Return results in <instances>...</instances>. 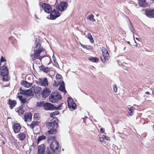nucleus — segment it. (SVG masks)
<instances>
[{
  "mask_svg": "<svg viewBox=\"0 0 154 154\" xmlns=\"http://www.w3.org/2000/svg\"><path fill=\"white\" fill-rule=\"evenodd\" d=\"M134 41H135V42H136V41H135L134 40Z\"/></svg>",
  "mask_w": 154,
  "mask_h": 154,
  "instance_id": "338daca9",
  "label": "nucleus"
},
{
  "mask_svg": "<svg viewBox=\"0 0 154 154\" xmlns=\"http://www.w3.org/2000/svg\"><path fill=\"white\" fill-rule=\"evenodd\" d=\"M62 77V76L58 74H57L56 77L57 81H59V82H60L61 83L62 82H63L62 81V79H61Z\"/></svg>",
  "mask_w": 154,
  "mask_h": 154,
  "instance_id": "473e14b6",
  "label": "nucleus"
},
{
  "mask_svg": "<svg viewBox=\"0 0 154 154\" xmlns=\"http://www.w3.org/2000/svg\"><path fill=\"white\" fill-rule=\"evenodd\" d=\"M81 46L85 48H86L87 47L85 46L84 45L82 44H81Z\"/></svg>",
  "mask_w": 154,
  "mask_h": 154,
  "instance_id": "864d4df0",
  "label": "nucleus"
},
{
  "mask_svg": "<svg viewBox=\"0 0 154 154\" xmlns=\"http://www.w3.org/2000/svg\"><path fill=\"white\" fill-rule=\"evenodd\" d=\"M76 104L73 102L70 105H69L68 107L69 108L70 110L72 111L76 109Z\"/></svg>",
  "mask_w": 154,
  "mask_h": 154,
  "instance_id": "bb28decb",
  "label": "nucleus"
},
{
  "mask_svg": "<svg viewBox=\"0 0 154 154\" xmlns=\"http://www.w3.org/2000/svg\"><path fill=\"white\" fill-rule=\"evenodd\" d=\"M54 115H55L54 114H53V112H52L50 114V116L51 117L53 118V119H54V120H57V121H58V119L57 118H56V117L54 118Z\"/></svg>",
  "mask_w": 154,
  "mask_h": 154,
  "instance_id": "a19ab883",
  "label": "nucleus"
},
{
  "mask_svg": "<svg viewBox=\"0 0 154 154\" xmlns=\"http://www.w3.org/2000/svg\"><path fill=\"white\" fill-rule=\"evenodd\" d=\"M61 82L59 81H54L53 83V85L55 86H58Z\"/></svg>",
  "mask_w": 154,
  "mask_h": 154,
  "instance_id": "ea45409f",
  "label": "nucleus"
},
{
  "mask_svg": "<svg viewBox=\"0 0 154 154\" xmlns=\"http://www.w3.org/2000/svg\"><path fill=\"white\" fill-rule=\"evenodd\" d=\"M57 132V130L56 129L51 128L50 130L48 131V133L49 134H54Z\"/></svg>",
  "mask_w": 154,
  "mask_h": 154,
  "instance_id": "7c9ffc66",
  "label": "nucleus"
},
{
  "mask_svg": "<svg viewBox=\"0 0 154 154\" xmlns=\"http://www.w3.org/2000/svg\"><path fill=\"white\" fill-rule=\"evenodd\" d=\"M21 84L22 85L24 86V87L26 88H29L32 85V83H29L26 81H22L21 82Z\"/></svg>",
  "mask_w": 154,
  "mask_h": 154,
  "instance_id": "5701e85b",
  "label": "nucleus"
},
{
  "mask_svg": "<svg viewBox=\"0 0 154 154\" xmlns=\"http://www.w3.org/2000/svg\"><path fill=\"white\" fill-rule=\"evenodd\" d=\"M51 91L48 88H45L41 92V94L43 98H45L50 94Z\"/></svg>",
  "mask_w": 154,
  "mask_h": 154,
  "instance_id": "1a4fd4ad",
  "label": "nucleus"
},
{
  "mask_svg": "<svg viewBox=\"0 0 154 154\" xmlns=\"http://www.w3.org/2000/svg\"><path fill=\"white\" fill-rule=\"evenodd\" d=\"M103 57H101V59L103 62H105L106 60H108L109 54L107 50H102Z\"/></svg>",
  "mask_w": 154,
  "mask_h": 154,
  "instance_id": "9b49d317",
  "label": "nucleus"
},
{
  "mask_svg": "<svg viewBox=\"0 0 154 154\" xmlns=\"http://www.w3.org/2000/svg\"><path fill=\"white\" fill-rule=\"evenodd\" d=\"M56 120H54V121L51 122H49L48 125L52 128H58L59 126L58 123L56 122Z\"/></svg>",
  "mask_w": 154,
  "mask_h": 154,
  "instance_id": "2eb2a0df",
  "label": "nucleus"
},
{
  "mask_svg": "<svg viewBox=\"0 0 154 154\" xmlns=\"http://www.w3.org/2000/svg\"><path fill=\"white\" fill-rule=\"evenodd\" d=\"M145 12L146 15L150 18H154V9L149 8L145 10Z\"/></svg>",
  "mask_w": 154,
  "mask_h": 154,
  "instance_id": "9d476101",
  "label": "nucleus"
},
{
  "mask_svg": "<svg viewBox=\"0 0 154 154\" xmlns=\"http://www.w3.org/2000/svg\"><path fill=\"white\" fill-rule=\"evenodd\" d=\"M128 113L129 115L131 116L133 115L134 112V108L132 106H128Z\"/></svg>",
  "mask_w": 154,
  "mask_h": 154,
  "instance_id": "a878e982",
  "label": "nucleus"
},
{
  "mask_svg": "<svg viewBox=\"0 0 154 154\" xmlns=\"http://www.w3.org/2000/svg\"><path fill=\"white\" fill-rule=\"evenodd\" d=\"M68 6L67 3L65 2H61L59 4L58 7V9L61 11L65 10Z\"/></svg>",
  "mask_w": 154,
  "mask_h": 154,
  "instance_id": "0eeeda50",
  "label": "nucleus"
},
{
  "mask_svg": "<svg viewBox=\"0 0 154 154\" xmlns=\"http://www.w3.org/2000/svg\"><path fill=\"white\" fill-rule=\"evenodd\" d=\"M114 91L115 92H117V87L115 84L113 85Z\"/></svg>",
  "mask_w": 154,
  "mask_h": 154,
  "instance_id": "79ce46f5",
  "label": "nucleus"
},
{
  "mask_svg": "<svg viewBox=\"0 0 154 154\" xmlns=\"http://www.w3.org/2000/svg\"><path fill=\"white\" fill-rule=\"evenodd\" d=\"M46 138V137L42 135L41 136H40L38 137V143L40 141H41L42 140L45 139Z\"/></svg>",
  "mask_w": 154,
  "mask_h": 154,
  "instance_id": "f704fd0d",
  "label": "nucleus"
},
{
  "mask_svg": "<svg viewBox=\"0 0 154 154\" xmlns=\"http://www.w3.org/2000/svg\"><path fill=\"white\" fill-rule=\"evenodd\" d=\"M2 144H3L4 145V144H5V142L4 141H2Z\"/></svg>",
  "mask_w": 154,
  "mask_h": 154,
  "instance_id": "4d7b16f0",
  "label": "nucleus"
},
{
  "mask_svg": "<svg viewBox=\"0 0 154 154\" xmlns=\"http://www.w3.org/2000/svg\"><path fill=\"white\" fill-rule=\"evenodd\" d=\"M17 97L20 101L21 103L24 104L27 103V101L26 99L23 97L22 96L18 95Z\"/></svg>",
  "mask_w": 154,
  "mask_h": 154,
  "instance_id": "6ab92c4d",
  "label": "nucleus"
},
{
  "mask_svg": "<svg viewBox=\"0 0 154 154\" xmlns=\"http://www.w3.org/2000/svg\"><path fill=\"white\" fill-rule=\"evenodd\" d=\"M36 83L40 86L44 87H47L48 85V82L46 78L38 79L36 81Z\"/></svg>",
  "mask_w": 154,
  "mask_h": 154,
  "instance_id": "39448f33",
  "label": "nucleus"
},
{
  "mask_svg": "<svg viewBox=\"0 0 154 154\" xmlns=\"http://www.w3.org/2000/svg\"><path fill=\"white\" fill-rule=\"evenodd\" d=\"M60 16V14L57 9H54L52 10L50 13V19L54 20L59 17Z\"/></svg>",
  "mask_w": 154,
  "mask_h": 154,
  "instance_id": "423d86ee",
  "label": "nucleus"
},
{
  "mask_svg": "<svg viewBox=\"0 0 154 154\" xmlns=\"http://www.w3.org/2000/svg\"><path fill=\"white\" fill-rule=\"evenodd\" d=\"M125 48H126V47H124V50H125Z\"/></svg>",
  "mask_w": 154,
  "mask_h": 154,
  "instance_id": "680f3d73",
  "label": "nucleus"
},
{
  "mask_svg": "<svg viewBox=\"0 0 154 154\" xmlns=\"http://www.w3.org/2000/svg\"><path fill=\"white\" fill-rule=\"evenodd\" d=\"M59 144L56 141H54L50 145V147L52 151L54 154H57L60 151V148L59 149Z\"/></svg>",
  "mask_w": 154,
  "mask_h": 154,
  "instance_id": "7ed1b4c3",
  "label": "nucleus"
},
{
  "mask_svg": "<svg viewBox=\"0 0 154 154\" xmlns=\"http://www.w3.org/2000/svg\"><path fill=\"white\" fill-rule=\"evenodd\" d=\"M105 129L103 128H102L100 129V131L102 133H104V132Z\"/></svg>",
  "mask_w": 154,
  "mask_h": 154,
  "instance_id": "8fccbe9b",
  "label": "nucleus"
},
{
  "mask_svg": "<svg viewBox=\"0 0 154 154\" xmlns=\"http://www.w3.org/2000/svg\"><path fill=\"white\" fill-rule=\"evenodd\" d=\"M88 38L89 39L90 42L92 43H93L94 42L93 38L91 35V33L89 32L88 33Z\"/></svg>",
  "mask_w": 154,
  "mask_h": 154,
  "instance_id": "2f4dec72",
  "label": "nucleus"
},
{
  "mask_svg": "<svg viewBox=\"0 0 154 154\" xmlns=\"http://www.w3.org/2000/svg\"><path fill=\"white\" fill-rule=\"evenodd\" d=\"M61 98V96L59 93L57 92L52 93L49 97L50 101L53 103H54L59 101Z\"/></svg>",
  "mask_w": 154,
  "mask_h": 154,
  "instance_id": "f03ea898",
  "label": "nucleus"
},
{
  "mask_svg": "<svg viewBox=\"0 0 154 154\" xmlns=\"http://www.w3.org/2000/svg\"><path fill=\"white\" fill-rule=\"evenodd\" d=\"M34 92L35 93H38L40 92L42 90V88L38 86H35L33 88Z\"/></svg>",
  "mask_w": 154,
  "mask_h": 154,
  "instance_id": "c85d7f7f",
  "label": "nucleus"
},
{
  "mask_svg": "<svg viewBox=\"0 0 154 154\" xmlns=\"http://www.w3.org/2000/svg\"><path fill=\"white\" fill-rule=\"evenodd\" d=\"M45 57V56H39V57H38L37 59L41 60Z\"/></svg>",
  "mask_w": 154,
  "mask_h": 154,
  "instance_id": "3c124183",
  "label": "nucleus"
},
{
  "mask_svg": "<svg viewBox=\"0 0 154 154\" xmlns=\"http://www.w3.org/2000/svg\"><path fill=\"white\" fill-rule=\"evenodd\" d=\"M133 37H134V35H133Z\"/></svg>",
  "mask_w": 154,
  "mask_h": 154,
  "instance_id": "0e129e2a",
  "label": "nucleus"
},
{
  "mask_svg": "<svg viewBox=\"0 0 154 154\" xmlns=\"http://www.w3.org/2000/svg\"><path fill=\"white\" fill-rule=\"evenodd\" d=\"M45 147L44 144H42L38 147V154H44Z\"/></svg>",
  "mask_w": 154,
  "mask_h": 154,
  "instance_id": "f3484780",
  "label": "nucleus"
},
{
  "mask_svg": "<svg viewBox=\"0 0 154 154\" xmlns=\"http://www.w3.org/2000/svg\"><path fill=\"white\" fill-rule=\"evenodd\" d=\"M136 39L137 41H140V40H139V39L138 38H136Z\"/></svg>",
  "mask_w": 154,
  "mask_h": 154,
  "instance_id": "6e6d98bb",
  "label": "nucleus"
},
{
  "mask_svg": "<svg viewBox=\"0 0 154 154\" xmlns=\"http://www.w3.org/2000/svg\"><path fill=\"white\" fill-rule=\"evenodd\" d=\"M38 122L36 121H33L31 124L30 125L27 124V125L29 126L32 129H33L34 127L37 126H38Z\"/></svg>",
  "mask_w": 154,
  "mask_h": 154,
  "instance_id": "412c9836",
  "label": "nucleus"
},
{
  "mask_svg": "<svg viewBox=\"0 0 154 154\" xmlns=\"http://www.w3.org/2000/svg\"><path fill=\"white\" fill-rule=\"evenodd\" d=\"M68 106L70 105V104L73 102V100L71 97H69L67 99Z\"/></svg>",
  "mask_w": 154,
  "mask_h": 154,
  "instance_id": "c9c22d12",
  "label": "nucleus"
},
{
  "mask_svg": "<svg viewBox=\"0 0 154 154\" xmlns=\"http://www.w3.org/2000/svg\"><path fill=\"white\" fill-rule=\"evenodd\" d=\"M57 65L58 66H59V65H58V63H57Z\"/></svg>",
  "mask_w": 154,
  "mask_h": 154,
  "instance_id": "e2e57ef3",
  "label": "nucleus"
},
{
  "mask_svg": "<svg viewBox=\"0 0 154 154\" xmlns=\"http://www.w3.org/2000/svg\"><path fill=\"white\" fill-rule=\"evenodd\" d=\"M129 28L131 31L133 33H135V30L134 29V28L132 26V24L131 23V22L130 21V23L128 25Z\"/></svg>",
  "mask_w": 154,
  "mask_h": 154,
  "instance_id": "72a5a7b5",
  "label": "nucleus"
},
{
  "mask_svg": "<svg viewBox=\"0 0 154 154\" xmlns=\"http://www.w3.org/2000/svg\"><path fill=\"white\" fill-rule=\"evenodd\" d=\"M145 94H148V95L150 94V93H149V92L148 91H147V92H146L145 93Z\"/></svg>",
  "mask_w": 154,
  "mask_h": 154,
  "instance_id": "5fc2aeb1",
  "label": "nucleus"
},
{
  "mask_svg": "<svg viewBox=\"0 0 154 154\" xmlns=\"http://www.w3.org/2000/svg\"><path fill=\"white\" fill-rule=\"evenodd\" d=\"M3 77V80L5 82H7L8 81L9 78L8 76V75H5L2 76Z\"/></svg>",
  "mask_w": 154,
  "mask_h": 154,
  "instance_id": "e433bc0d",
  "label": "nucleus"
},
{
  "mask_svg": "<svg viewBox=\"0 0 154 154\" xmlns=\"http://www.w3.org/2000/svg\"><path fill=\"white\" fill-rule=\"evenodd\" d=\"M0 61H1V62H3L4 61H5V59L4 57H3L2 56V57H1Z\"/></svg>",
  "mask_w": 154,
  "mask_h": 154,
  "instance_id": "09e8293b",
  "label": "nucleus"
},
{
  "mask_svg": "<svg viewBox=\"0 0 154 154\" xmlns=\"http://www.w3.org/2000/svg\"><path fill=\"white\" fill-rule=\"evenodd\" d=\"M96 16L98 17L99 16V14H96Z\"/></svg>",
  "mask_w": 154,
  "mask_h": 154,
  "instance_id": "bf43d9fd",
  "label": "nucleus"
},
{
  "mask_svg": "<svg viewBox=\"0 0 154 154\" xmlns=\"http://www.w3.org/2000/svg\"><path fill=\"white\" fill-rule=\"evenodd\" d=\"M89 60L93 62H97L99 59L97 57H91L89 58Z\"/></svg>",
  "mask_w": 154,
  "mask_h": 154,
  "instance_id": "cd10ccee",
  "label": "nucleus"
},
{
  "mask_svg": "<svg viewBox=\"0 0 154 154\" xmlns=\"http://www.w3.org/2000/svg\"><path fill=\"white\" fill-rule=\"evenodd\" d=\"M20 93H18V95H19L20 94L24 95H26V91L23 90L21 88H20Z\"/></svg>",
  "mask_w": 154,
  "mask_h": 154,
  "instance_id": "58836bf2",
  "label": "nucleus"
},
{
  "mask_svg": "<svg viewBox=\"0 0 154 154\" xmlns=\"http://www.w3.org/2000/svg\"><path fill=\"white\" fill-rule=\"evenodd\" d=\"M43 107L46 110H53L55 109V106L53 104L49 103H44L43 105Z\"/></svg>",
  "mask_w": 154,
  "mask_h": 154,
  "instance_id": "6e6552de",
  "label": "nucleus"
},
{
  "mask_svg": "<svg viewBox=\"0 0 154 154\" xmlns=\"http://www.w3.org/2000/svg\"><path fill=\"white\" fill-rule=\"evenodd\" d=\"M94 16L92 14H91L87 17V19L90 20L92 22H95V20L94 18Z\"/></svg>",
  "mask_w": 154,
  "mask_h": 154,
  "instance_id": "c756f323",
  "label": "nucleus"
},
{
  "mask_svg": "<svg viewBox=\"0 0 154 154\" xmlns=\"http://www.w3.org/2000/svg\"><path fill=\"white\" fill-rule=\"evenodd\" d=\"M139 5L140 6L146 7L147 5V4L146 2V0H138Z\"/></svg>",
  "mask_w": 154,
  "mask_h": 154,
  "instance_id": "aec40b11",
  "label": "nucleus"
},
{
  "mask_svg": "<svg viewBox=\"0 0 154 154\" xmlns=\"http://www.w3.org/2000/svg\"><path fill=\"white\" fill-rule=\"evenodd\" d=\"M127 43L128 44H130V42H127Z\"/></svg>",
  "mask_w": 154,
  "mask_h": 154,
  "instance_id": "052dcab7",
  "label": "nucleus"
},
{
  "mask_svg": "<svg viewBox=\"0 0 154 154\" xmlns=\"http://www.w3.org/2000/svg\"><path fill=\"white\" fill-rule=\"evenodd\" d=\"M59 112L58 111H56L53 112V114H54L55 115H58L59 114Z\"/></svg>",
  "mask_w": 154,
  "mask_h": 154,
  "instance_id": "49530a36",
  "label": "nucleus"
},
{
  "mask_svg": "<svg viewBox=\"0 0 154 154\" xmlns=\"http://www.w3.org/2000/svg\"><path fill=\"white\" fill-rule=\"evenodd\" d=\"M38 104L37 105L38 106L41 107L42 106H43L44 104V102L43 101L40 102L39 103H37Z\"/></svg>",
  "mask_w": 154,
  "mask_h": 154,
  "instance_id": "37998d69",
  "label": "nucleus"
},
{
  "mask_svg": "<svg viewBox=\"0 0 154 154\" xmlns=\"http://www.w3.org/2000/svg\"><path fill=\"white\" fill-rule=\"evenodd\" d=\"M99 139L100 140V141L101 142H103L104 140V137L103 136V137H100Z\"/></svg>",
  "mask_w": 154,
  "mask_h": 154,
  "instance_id": "de8ad7c7",
  "label": "nucleus"
},
{
  "mask_svg": "<svg viewBox=\"0 0 154 154\" xmlns=\"http://www.w3.org/2000/svg\"><path fill=\"white\" fill-rule=\"evenodd\" d=\"M43 71L45 72H47L49 71V68L48 67L44 68L43 69Z\"/></svg>",
  "mask_w": 154,
  "mask_h": 154,
  "instance_id": "c03bdc74",
  "label": "nucleus"
},
{
  "mask_svg": "<svg viewBox=\"0 0 154 154\" xmlns=\"http://www.w3.org/2000/svg\"><path fill=\"white\" fill-rule=\"evenodd\" d=\"M103 136L104 137V139H105L106 140H110L109 137L105 135H103Z\"/></svg>",
  "mask_w": 154,
  "mask_h": 154,
  "instance_id": "a18cd8bd",
  "label": "nucleus"
},
{
  "mask_svg": "<svg viewBox=\"0 0 154 154\" xmlns=\"http://www.w3.org/2000/svg\"><path fill=\"white\" fill-rule=\"evenodd\" d=\"M23 106L24 105H22L17 108L18 109L17 110V112L19 114H20L21 115L23 114L25 111L23 109Z\"/></svg>",
  "mask_w": 154,
  "mask_h": 154,
  "instance_id": "393cba45",
  "label": "nucleus"
},
{
  "mask_svg": "<svg viewBox=\"0 0 154 154\" xmlns=\"http://www.w3.org/2000/svg\"><path fill=\"white\" fill-rule=\"evenodd\" d=\"M39 5L42 8L45 12L49 14L52 11V9L51 5L41 2H39Z\"/></svg>",
  "mask_w": 154,
  "mask_h": 154,
  "instance_id": "20e7f679",
  "label": "nucleus"
},
{
  "mask_svg": "<svg viewBox=\"0 0 154 154\" xmlns=\"http://www.w3.org/2000/svg\"><path fill=\"white\" fill-rule=\"evenodd\" d=\"M8 104L9 105L10 108L12 109L17 104V102L15 100H12L9 99Z\"/></svg>",
  "mask_w": 154,
  "mask_h": 154,
  "instance_id": "4468645a",
  "label": "nucleus"
},
{
  "mask_svg": "<svg viewBox=\"0 0 154 154\" xmlns=\"http://www.w3.org/2000/svg\"><path fill=\"white\" fill-rule=\"evenodd\" d=\"M14 131L15 133H18L20 131L21 129V127L19 123H16L13 126Z\"/></svg>",
  "mask_w": 154,
  "mask_h": 154,
  "instance_id": "ddd939ff",
  "label": "nucleus"
},
{
  "mask_svg": "<svg viewBox=\"0 0 154 154\" xmlns=\"http://www.w3.org/2000/svg\"><path fill=\"white\" fill-rule=\"evenodd\" d=\"M32 115L31 113L25 114V115L24 119L26 122H30L31 121Z\"/></svg>",
  "mask_w": 154,
  "mask_h": 154,
  "instance_id": "dca6fc26",
  "label": "nucleus"
},
{
  "mask_svg": "<svg viewBox=\"0 0 154 154\" xmlns=\"http://www.w3.org/2000/svg\"><path fill=\"white\" fill-rule=\"evenodd\" d=\"M37 40L36 39L35 44H36L35 46V48L36 49L35 50L34 49V53L31 55L33 60L37 59L38 57L40 56L42 51H43V48L41 47V43L38 42H37Z\"/></svg>",
  "mask_w": 154,
  "mask_h": 154,
  "instance_id": "f257e3e1",
  "label": "nucleus"
},
{
  "mask_svg": "<svg viewBox=\"0 0 154 154\" xmlns=\"http://www.w3.org/2000/svg\"><path fill=\"white\" fill-rule=\"evenodd\" d=\"M25 96L27 97L30 96L33 97V94L32 93V91L31 88L26 91Z\"/></svg>",
  "mask_w": 154,
  "mask_h": 154,
  "instance_id": "4be33fe9",
  "label": "nucleus"
},
{
  "mask_svg": "<svg viewBox=\"0 0 154 154\" xmlns=\"http://www.w3.org/2000/svg\"><path fill=\"white\" fill-rule=\"evenodd\" d=\"M64 84V82H62L60 84L59 90L60 91L64 93V94H65L66 93V91L65 90Z\"/></svg>",
  "mask_w": 154,
  "mask_h": 154,
  "instance_id": "a211bd4d",
  "label": "nucleus"
},
{
  "mask_svg": "<svg viewBox=\"0 0 154 154\" xmlns=\"http://www.w3.org/2000/svg\"><path fill=\"white\" fill-rule=\"evenodd\" d=\"M152 94L154 96V90L152 91Z\"/></svg>",
  "mask_w": 154,
  "mask_h": 154,
  "instance_id": "13d9d810",
  "label": "nucleus"
},
{
  "mask_svg": "<svg viewBox=\"0 0 154 154\" xmlns=\"http://www.w3.org/2000/svg\"><path fill=\"white\" fill-rule=\"evenodd\" d=\"M0 73L2 76L8 75V69L6 66H3L0 68Z\"/></svg>",
  "mask_w": 154,
  "mask_h": 154,
  "instance_id": "f8f14e48",
  "label": "nucleus"
},
{
  "mask_svg": "<svg viewBox=\"0 0 154 154\" xmlns=\"http://www.w3.org/2000/svg\"><path fill=\"white\" fill-rule=\"evenodd\" d=\"M64 104L63 103H62L60 104L57 107H56L55 106L54 109H58V110H61L63 109V106L62 105Z\"/></svg>",
  "mask_w": 154,
  "mask_h": 154,
  "instance_id": "4c0bfd02",
  "label": "nucleus"
},
{
  "mask_svg": "<svg viewBox=\"0 0 154 154\" xmlns=\"http://www.w3.org/2000/svg\"><path fill=\"white\" fill-rule=\"evenodd\" d=\"M18 136L20 140H23L26 137V134L24 133H21L18 134Z\"/></svg>",
  "mask_w": 154,
  "mask_h": 154,
  "instance_id": "b1692460",
  "label": "nucleus"
},
{
  "mask_svg": "<svg viewBox=\"0 0 154 154\" xmlns=\"http://www.w3.org/2000/svg\"><path fill=\"white\" fill-rule=\"evenodd\" d=\"M52 58L53 59L54 62V63H55L56 62V60L55 59V57L54 56V55H53Z\"/></svg>",
  "mask_w": 154,
  "mask_h": 154,
  "instance_id": "603ef678",
  "label": "nucleus"
},
{
  "mask_svg": "<svg viewBox=\"0 0 154 154\" xmlns=\"http://www.w3.org/2000/svg\"><path fill=\"white\" fill-rule=\"evenodd\" d=\"M35 116V115H34V116Z\"/></svg>",
  "mask_w": 154,
  "mask_h": 154,
  "instance_id": "69168bd1",
  "label": "nucleus"
},
{
  "mask_svg": "<svg viewBox=\"0 0 154 154\" xmlns=\"http://www.w3.org/2000/svg\"><path fill=\"white\" fill-rule=\"evenodd\" d=\"M137 46V45H136V46Z\"/></svg>",
  "mask_w": 154,
  "mask_h": 154,
  "instance_id": "774afa93",
  "label": "nucleus"
}]
</instances>
